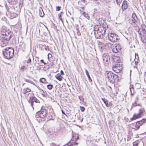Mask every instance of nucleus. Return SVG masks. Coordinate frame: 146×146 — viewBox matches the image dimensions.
<instances>
[{
  "instance_id": "nucleus-63",
  "label": "nucleus",
  "mask_w": 146,
  "mask_h": 146,
  "mask_svg": "<svg viewBox=\"0 0 146 146\" xmlns=\"http://www.w3.org/2000/svg\"><path fill=\"white\" fill-rule=\"evenodd\" d=\"M139 35H141V33H139Z\"/></svg>"
},
{
  "instance_id": "nucleus-55",
  "label": "nucleus",
  "mask_w": 146,
  "mask_h": 146,
  "mask_svg": "<svg viewBox=\"0 0 146 146\" xmlns=\"http://www.w3.org/2000/svg\"><path fill=\"white\" fill-rule=\"evenodd\" d=\"M75 144L76 145H77L78 144V143L76 142L75 143L74 142L72 144V145H73V146Z\"/></svg>"
},
{
  "instance_id": "nucleus-21",
  "label": "nucleus",
  "mask_w": 146,
  "mask_h": 146,
  "mask_svg": "<svg viewBox=\"0 0 146 146\" xmlns=\"http://www.w3.org/2000/svg\"><path fill=\"white\" fill-rule=\"evenodd\" d=\"M135 58L134 60L135 64L136 65L139 62V57L138 55L137 54H135Z\"/></svg>"
},
{
  "instance_id": "nucleus-59",
  "label": "nucleus",
  "mask_w": 146,
  "mask_h": 146,
  "mask_svg": "<svg viewBox=\"0 0 146 146\" xmlns=\"http://www.w3.org/2000/svg\"><path fill=\"white\" fill-rule=\"evenodd\" d=\"M142 26V28H143V26H145V25H142V26Z\"/></svg>"
},
{
  "instance_id": "nucleus-26",
  "label": "nucleus",
  "mask_w": 146,
  "mask_h": 146,
  "mask_svg": "<svg viewBox=\"0 0 146 146\" xmlns=\"http://www.w3.org/2000/svg\"><path fill=\"white\" fill-rule=\"evenodd\" d=\"M99 27L98 25H96L94 27V32H98L99 31Z\"/></svg>"
},
{
  "instance_id": "nucleus-8",
  "label": "nucleus",
  "mask_w": 146,
  "mask_h": 146,
  "mask_svg": "<svg viewBox=\"0 0 146 146\" xmlns=\"http://www.w3.org/2000/svg\"><path fill=\"white\" fill-rule=\"evenodd\" d=\"M39 102V101L35 96H32L29 98V99L28 101V102L30 104L31 106L32 107L33 109L34 108L33 106L34 105V102L38 103Z\"/></svg>"
},
{
  "instance_id": "nucleus-61",
  "label": "nucleus",
  "mask_w": 146,
  "mask_h": 146,
  "mask_svg": "<svg viewBox=\"0 0 146 146\" xmlns=\"http://www.w3.org/2000/svg\"><path fill=\"white\" fill-rule=\"evenodd\" d=\"M26 81L28 82H30V81L29 80H27Z\"/></svg>"
},
{
  "instance_id": "nucleus-40",
  "label": "nucleus",
  "mask_w": 146,
  "mask_h": 146,
  "mask_svg": "<svg viewBox=\"0 0 146 146\" xmlns=\"http://www.w3.org/2000/svg\"><path fill=\"white\" fill-rule=\"evenodd\" d=\"M76 32H77V35L78 36L80 35H81V33H80V31H79V29H78L76 28Z\"/></svg>"
},
{
  "instance_id": "nucleus-50",
  "label": "nucleus",
  "mask_w": 146,
  "mask_h": 146,
  "mask_svg": "<svg viewBox=\"0 0 146 146\" xmlns=\"http://www.w3.org/2000/svg\"><path fill=\"white\" fill-rule=\"evenodd\" d=\"M9 1V2H16L17 1V0H8Z\"/></svg>"
},
{
  "instance_id": "nucleus-51",
  "label": "nucleus",
  "mask_w": 146,
  "mask_h": 146,
  "mask_svg": "<svg viewBox=\"0 0 146 146\" xmlns=\"http://www.w3.org/2000/svg\"><path fill=\"white\" fill-rule=\"evenodd\" d=\"M60 74L62 75H63L64 74V72L62 70H61L60 71Z\"/></svg>"
},
{
  "instance_id": "nucleus-43",
  "label": "nucleus",
  "mask_w": 146,
  "mask_h": 146,
  "mask_svg": "<svg viewBox=\"0 0 146 146\" xmlns=\"http://www.w3.org/2000/svg\"><path fill=\"white\" fill-rule=\"evenodd\" d=\"M80 109L81 111H82V112H83L84 111V110H85V108L84 107H83V106H80Z\"/></svg>"
},
{
  "instance_id": "nucleus-58",
  "label": "nucleus",
  "mask_w": 146,
  "mask_h": 146,
  "mask_svg": "<svg viewBox=\"0 0 146 146\" xmlns=\"http://www.w3.org/2000/svg\"><path fill=\"white\" fill-rule=\"evenodd\" d=\"M60 14H61H61H63V12L62 11L60 12Z\"/></svg>"
},
{
  "instance_id": "nucleus-3",
  "label": "nucleus",
  "mask_w": 146,
  "mask_h": 146,
  "mask_svg": "<svg viewBox=\"0 0 146 146\" xmlns=\"http://www.w3.org/2000/svg\"><path fill=\"white\" fill-rule=\"evenodd\" d=\"M106 76L108 81L112 83L115 82H117L118 80V75L111 71L106 72Z\"/></svg>"
},
{
  "instance_id": "nucleus-14",
  "label": "nucleus",
  "mask_w": 146,
  "mask_h": 146,
  "mask_svg": "<svg viewBox=\"0 0 146 146\" xmlns=\"http://www.w3.org/2000/svg\"><path fill=\"white\" fill-rule=\"evenodd\" d=\"M94 34L95 37L97 38H100L102 37V36L103 37L104 35L102 34L100 32H94Z\"/></svg>"
},
{
  "instance_id": "nucleus-44",
  "label": "nucleus",
  "mask_w": 146,
  "mask_h": 146,
  "mask_svg": "<svg viewBox=\"0 0 146 146\" xmlns=\"http://www.w3.org/2000/svg\"><path fill=\"white\" fill-rule=\"evenodd\" d=\"M61 8V7L60 6H56V10L57 11H60V9Z\"/></svg>"
},
{
  "instance_id": "nucleus-48",
  "label": "nucleus",
  "mask_w": 146,
  "mask_h": 146,
  "mask_svg": "<svg viewBox=\"0 0 146 146\" xmlns=\"http://www.w3.org/2000/svg\"><path fill=\"white\" fill-rule=\"evenodd\" d=\"M25 44V43H23V42H20L19 44V47H20L21 46V45H22L23 44Z\"/></svg>"
},
{
  "instance_id": "nucleus-36",
  "label": "nucleus",
  "mask_w": 146,
  "mask_h": 146,
  "mask_svg": "<svg viewBox=\"0 0 146 146\" xmlns=\"http://www.w3.org/2000/svg\"><path fill=\"white\" fill-rule=\"evenodd\" d=\"M130 90L131 93V95H132L134 94V92L133 91V87H132V88H130Z\"/></svg>"
},
{
  "instance_id": "nucleus-24",
  "label": "nucleus",
  "mask_w": 146,
  "mask_h": 146,
  "mask_svg": "<svg viewBox=\"0 0 146 146\" xmlns=\"http://www.w3.org/2000/svg\"><path fill=\"white\" fill-rule=\"evenodd\" d=\"M102 100L103 101L107 107H108L109 106L108 104V101L105 98H102Z\"/></svg>"
},
{
  "instance_id": "nucleus-16",
  "label": "nucleus",
  "mask_w": 146,
  "mask_h": 146,
  "mask_svg": "<svg viewBox=\"0 0 146 146\" xmlns=\"http://www.w3.org/2000/svg\"><path fill=\"white\" fill-rule=\"evenodd\" d=\"M141 117V115H140V114H139V113H138L137 114L135 113L133 115V117L131 119L135 120L137 118H140V117Z\"/></svg>"
},
{
  "instance_id": "nucleus-7",
  "label": "nucleus",
  "mask_w": 146,
  "mask_h": 146,
  "mask_svg": "<svg viewBox=\"0 0 146 146\" xmlns=\"http://www.w3.org/2000/svg\"><path fill=\"white\" fill-rule=\"evenodd\" d=\"M103 61L106 65H107L109 64L110 60V56L108 53H105L102 56Z\"/></svg>"
},
{
  "instance_id": "nucleus-54",
  "label": "nucleus",
  "mask_w": 146,
  "mask_h": 146,
  "mask_svg": "<svg viewBox=\"0 0 146 146\" xmlns=\"http://www.w3.org/2000/svg\"><path fill=\"white\" fill-rule=\"evenodd\" d=\"M84 3H85L87 2V1L86 0H81Z\"/></svg>"
},
{
  "instance_id": "nucleus-4",
  "label": "nucleus",
  "mask_w": 146,
  "mask_h": 146,
  "mask_svg": "<svg viewBox=\"0 0 146 146\" xmlns=\"http://www.w3.org/2000/svg\"><path fill=\"white\" fill-rule=\"evenodd\" d=\"M47 113V111L45 108H41L40 111L36 113L35 117L36 118L39 117L45 120Z\"/></svg>"
},
{
  "instance_id": "nucleus-52",
  "label": "nucleus",
  "mask_w": 146,
  "mask_h": 146,
  "mask_svg": "<svg viewBox=\"0 0 146 146\" xmlns=\"http://www.w3.org/2000/svg\"><path fill=\"white\" fill-rule=\"evenodd\" d=\"M44 49L46 50H49V49L48 48V47H46Z\"/></svg>"
},
{
  "instance_id": "nucleus-28",
  "label": "nucleus",
  "mask_w": 146,
  "mask_h": 146,
  "mask_svg": "<svg viewBox=\"0 0 146 146\" xmlns=\"http://www.w3.org/2000/svg\"><path fill=\"white\" fill-rule=\"evenodd\" d=\"M40 81L42 83H46V80L45 78H41L40 80Z\"/></svg>"
},
{
  "instance_id": "nucleus-18",
  "label": "nucleus",
  "mask_w": 146,
  "mask_h": 146,
  "mask_svg": "<svg viewBox=\"0 0 146 146\" xmlns=\"http://www.w3.org/2000/svg\"><path fill=\"white\" fill-rule=\"evenodd\" d=\"M55 77L57 80L60 81H61L62 80L63 77L59 73L57 75H56Z\"/></svg>"
},
{
  "instance_id": "nucleus-49",
  "label": "nucleus",
  "mask_w": 146,
  "mask_h": 146,
  "mask_svg": "<svg viewBox=\"0 0 146 146\" xmlns=\"http://www.w3.org/2000/svg\"><path fill=\"white\" fill-rule=\"evenodd\" d=\"M138 145V143H133V146H137Z\"/></svg>"
},
{
  "instance_id": "nucleus-13",
  "label": "nucleus",
  "mask_w": 146,
  "mask_h": 146,
  "mask_svg": "<svg viewBox=\"0 0 146 146\" xmlns=\"http://www.w3.org/2000/svg\"><path fill=\"white\" fill-rule=\"evenodd\" d=\"M106 28L105 27L103 26H100L99 27V29L98 32H100L102 34L104 35L106 32Z\"/></svg>"
},
{
  "instance_id": "nucleus-32",
  "label": "nucleus",
  "mask_w": 146,
  "mask_h": 146,
  "mask_svg": "<svg viewBox=\"0 0 146 146\" xmlns=\"http://www.w3.org/2000/svg\"><path fill=\"white\" fill-rule=\"evenodd\" d=\"M140 126L138 124V123H137V122L135 125V130H137L138 129H139V128Z\"/></svg>"
},
{
  "instance_id": "nucleus-60",
  "label": "nucleus",
  "mask_w": 146,
  "mask_h": 146,
  "mask_svg": "<svg viewBox=\"0 0 146 146\" xmlns=\"http://www.w3.org/2000/svg\"><path fill=\"white\" fill-rule=\"evenodd\" d=\"M78 138H79L78 137H77V138H76V139H78Z\"/></svg>"
},
{
  "instance_id": "nucleus-62",
  "label": "nucleus",
  "mask_w": 146,
  "mask_h": 146,
  "mask_svg": "<svg viewBox=\"0 0 146 146\" xmlns=\"http://www.w3.org/2000/svg\"><path fill=\"white\" fill-rule=\"evenodd\" d=\"M43 63L44 64H46V63H45V62H44V63Z\"/></svg>"
},
{
  "instance_id": "nucleus-11",
  "label": "nucleus",
  "mask_w": 146,
  "mask_h": 146,
  "mask_svg": "<svg viewBox=\"0 0 146 146\" xmlns=\"http://www.w3.org/2000/svg\"><path fill=\"white\" fill-rule=\"evenodd\" d=\"M122 47L120 44H117L112 49V51L113 52L117 53L119 52L120 51Z\"/></svg>"
},
{
  "instance_id": "nucleus-1",
  "label": "nucleus",
  "mask_w": 146,
  "mask_h": 146,
  "mask_svg": "<svg viewBox=\"0 0 146 146\" xmlns=\"http://www.w3.org/2000/svg\"><path fill=\"white\" fill-rule=\"evenodd\" d=\"M2 33L0 40L2 46L4 47L8 44L13 34L12 32L9 31H5L4 32L2 31Z\"/></svg>"
},
{
  "instance_id": "nucleus-37",
  "label": "nucleus",
  "mask_w": 146,
  "mask_h": 146,
  "mask_svg": "<svg viewBox=\"0 0 146 146\" xmlns=\"http://www.w3.org/2000/svg\"><path fill=\"white\" fill-rule=\"evenodd\" d=\"M79 98L80 99V100L82 102H84V99L82 96H79Z\"/></svg>"
},
{
  "instance_id": "nucleus-12",
  "label": "nucleus",
  "mask_w": 146,
  "mask_h": 146,
  "mask_svg": "<svg viewBox=\"0 0 146 146\" xmlns=\"http://www.w3.org/2000/svg\"><path fill=\"white\" fill-rule=\"evenodd\" d=\"M112 61L113 64L119 63L120 62V59L119 57L113 56L112 58Z\"/></svg>"
},
{
  "instance_id": "nucleus-45",
  "label": "nucleus",
  "mask_w": 146,
  "mask_h": 146,
  "mask_svg": "<svg viewBox=\"0 0 146 146\" xmlns=\"http://www.w3.org/2000/svg\"><path fill=\"white\" fill-rule=\"evenodd\" d=\"M58 16L59 19H60L62 22L63 20L62 18L61 17V14H58Z\"/></svg>"
},
{
  "instance_id": "nucleus-41",
  "label": "nucleus",
  "mask_w": 146,
  "mask_h": 146,
  "mask_svg": "<svg viewBox=\"0 0 146 146\" xmlns=\"http://www.w3.org/2000/svg\"><path fill=\"white\" fill-rule=\"evenodd\" d=\"M102 43L100 42L99 41L98 42V45L101 48L102 47Z\"/></svg>"
},
{
  "instance_id": "nucleus-9",
  "label": "nucleus",
  "mask_w": 146,
  "mask_h": 146,
  "mask_svg": "<svg viewBox=\"0 0 146 146\" xmlns=\"http://www.w3.org/2000/svg\"><path fill=\"white\" fill-rule=\"evenodd\" d=\"M122 67L119 64L114 65L113 66V70L116 73H119L122 69Z\"/></svg>"
},
{
  "instance_id": "nucleus-29",
  "label": "nucleus",
  "mask_w": 146,
  "mask_h": 146,
  "mask_svg": "<svg viewBox=\"0 0 146 146\" xmlns=\"http://www.w3.org/2000/svg\"><path fill=\"white\" fill-rule=\"evenodd\" d=\"M144 37V38L143 39L142 37L141 36V40L142 42L143 43H145L146 42V36H143Z\"/></svg>"
},
{
  "instance_id": "nucleus-47",
  "label": "nucleus",
  "mask_w": 146,
  "mask_h": 146,
  "mask_svg": "<svg viewBox=\"0 0 146 146\" xmlns=\"http://www.w3.org/2000/svg\"><path fill=\"white\" fill-rule=\"evenodd\" d=\"M52 54H50V53H48V59H49V58H51V57H52Z\"/></svg>"
},
{
  "instance_id": "nucleus-22",
  "label": "nucleus",
  "mask_w": 146,
  "mask_h": 146,
  "mask_svg": "<svg viewBox=\"0 0 146 146\" xmlns=\"http://www.w3.org/2000/svg\"><path fill=\"white\" fill-rule=\"evenodd\" d=\"M49 120H53L55 119V117L54 115V114L53 113H51V114H50L48 116V118Z\"/></svg>"
},
{
  "instance_id": "nucleus-5",
  "label": "nucleus",
  "mask_w": 146,
  "mask_h": 146,
  "mask_svg": "<svg viewBox=\"0 0 146 146\" xmlns=\"http://www.w3.org/2000/svg\"><path fill=\"white\" fill-rule=\"evenodd\" d=\"M108 38L109 40L112 42H117L119 39L118 36L116 34L113 33H111L109 34Z\"/></svg>"
},
{
  "instance_id": "nucleus-2",
  "label": "nucleus",
  "mask_w": 146,
  "mask_h": 146,
  "mask_svg": "<svg viewBox=\"0 0 146 146\" xmlns=\"http://www.w3.org/2000/svg\"><path fill=\"white\" fill-rule=\"evenodd\" d=\"M3 53L5 58L7 59L13 58L14 54V50L13 48L8 47L3 50Z\"/></svg>"
},
{
  "instance_id": "nucleus-10",
  "label": "nucleus",
  "mask_w": 146,
  "mask_h": 146,
  "mask_svg": "<svg viewBox=\"0 0 146 146\" xmlns=\"http://www.w3.org/2000/svg\"><path fill=\"white\" fill-rule=\"evenodd\" d=\"M139 100V97L138 96H137L136 97L135 101L131 105V108L130 109L131 110L133 107H135L136 106H141V104H137V102H138Z\"/></svg>"
},
{
  "instance_id": "nucleus-6",
  "label": "nucleus",
  "mask_w": 146,
  "mask_h": 146,
  "mask_svg": "<svg viewBox=\"0 0 146 146\" xmlns=\"http://www.w3.org/2000/svg\"><path fill=\"white\" fill-rule=\"evenodd\" d=\"M137 18L136 14L135 13H133L132 14L131 19L129 20V22L133 25L134 27H136L137 25L136 23L137 22Z\"/></svg>"
},
{
  "instance_id": "nucleus-57",
  "label": "nucleus",
  "mask_w": 146,
  "mask_h": 146,
  "mask_svg": "<svg viewBox=\"0 0 146 146\" xmlns=\"http://www.w3.org/2000/svg\"><path fill=\"white\" fill-rule=\"evenodd\" d=\"M145 31V30L144 28L143 29L142 31Z\"/></svg>"
},
{
  "instance_id": "nucleus-31",
  "label": "nucleus",
  "mask_w": 146,
  "mask_h": 146,
  "mask_svg": "<svg viewBox=\"0 0 146 146\" xmlns=\"http://www.w3.org/2000/svg\"><path fill=\"white\" fill-rule=\"evenodd\" d=\"M135 87L137 89H139L141 87V84L139 83H137L135 84Z\"/></svg>"
},
{
  "instance_id": "nucleus-33",
  "label": "nucleus",
  "mask_w": 146,
  "mask_h": 146,
  "mask_svg": "<svg viewBox=\"0 0 146 146\" xmlns=\"http://www.w3.org/2000/svg\"><path fill=\"white\" fill-rule=\"evenodd\" d=\"M139 114H140L141 115V116H142V115L143 114V110L141 109H140L139 110Z\"/></svg>"
},
{
  "instance_id": "nucleus-56",
  "label": "nucleus",
  "mask_w": 146,
  "mask_h": 146,
  "mask_svg": "<svg viewBox=\"0 0 146 146\" xmlns=\"http://www.w3.org/2000/svg\"><path fill=\"white\" fill-rule=\"evenodd\" d=\"M40 62H41L42 63H44V60H40Z\"/></svg>"
},
{
  "instance_id": "nucleus-19",
  "label": "nucleus",
  "mask_w": 146,
  "mask_h": 146,
  "mask_svg": "<svg viewBox=\"0 0 146 146\" xmlns=\"http://www.w3.org/2000/svg\"><path fill=\"white\" fill-rule=\"evenodd\" d=\"M31 90L28 88H24L23 90V94H25L27 92H31Z\"/></svg>"
},
{
  "instance_id": "nucleus-20",
  "label": "nucleus",
  "mask_w": 146,
  "mask_h": 146,
  "mask_svg": "<svg viewBox=\"0 0 146 146\" xmlns=\"http://www.w3.org/2000/svg\"><path fill=\"white\" fill-rule=\"evenodd\" d=\"M39 14L40 16L41 17H42L44 15V13L43 12L42 9L41 7H40L39 9Z\"/></svg>"
},
{
  "instance_id": "nucleus-46",
  "label": "nucleus",
  "mask_w": 146,
  "mask_h": 146,
  "mask_svg": "<svg viewBox=\"0 0 146 146\" xmlns=\"http://www.w3.org/2000/svg\"><path fill=\"white\" fill-rule=\"evenodd\" d=\"M59 145H57L54 143H52L51 145V146H58Z\"/></svg>"
},
{
  "instance_id": "nucleus-34",
  "label": "nucleus",
  "mask_w": 146,
  "mask_h": 146,
  "mask_svg": "<svg viewBox=\"0 0 146 146\" xmlns=\"http://www.w3.org/2000/svg\"><path fill=\"white\" fill-rule=\"evenodd\" d=\"M26 69H27V68H25V66H22L21 67V71L22 72H23L25 70H26Z\"/></svg>"
},
{
  "instance_id": "nucleus-38",
  "label": "nucleus",
  "mask_w": 146,
  "mask_h": 146,
  "mask_svg": "<svg viewBox=\"0 0 146 146\" xmlns=\"http://www.w3.org/2000/svg\"><path fill=\"white\" fill-rule=\"evenodd\" d=\"M123 0H116V2L118 5H119L121 3Z\"/></svg>"
},
{
  "instance_id": "nucleus-27",
  "label": "nucleus",
  "mask_w": 146,
  "mask_h": 146,
  "mask_svg": "<svg viewBox=\"0 0 146 146\" xmlns=\"http://www.w3.org/2000/svg\"><path fill=\"white\" fill-rule=\"evenodd\" d=\"M19 48L21 49L22 50L24 51L25 50V43L23 44L21 46L19 47Z\"/></svg>"
},
{
  "instance_id": "nucleus-64",
  "label": "nucleus",
  "mask_w": 146,
  "mask_h": 146,
  "mask_svg": "<svg viewBox=\"0 0 146 146\" xmlns=\"http://www.w3.org/2000/svg\"><path fill=\"white\" fill-rule=\"evenodd\" d=\"M81 8L82 9H84V7H81Z\"/></svg>"
},
{
  "instance_id": "nucleus-25",
  "label": "nucleus",
  "mask_w": 146,
  "mask_h": 146,
  "mask_svg": "<svg viewBox=\"0 0 146 146\" xmlns=\"http://www.w3.org/2000/svg\"><path fill=\"white\" fill-rule=\"evenodd\" d=\"M83 15L87 19H89L90 17L88 13H86V12H83Z\"/></svg>"
},
{
  "instance_id": "nucleus-17",
  "label": "nucleus",
  "mask_w": 146,
  "mask_h": 146,
  "mask_svg": "<svg viewBox=\"0 0 146 146\" xmlns=\"http://www.w3.org/2000/svg\"><path fill=\"white\" fill-rule=\"evenodd\" d=\"M137 123H138L140 126H141L143 124L146 122V119H143L142 120L137 121Z\"/></svg>"
},
{
  "instance_id": "nucleus-30",
  "label": "nucleus",
  "mask_w": 146,
  "mask_h": 146,
  "mask_svg": "<svg viewBox=\"0 0 146 146\" xmlns=\"http://www.w3.org/2000/svg\"><path fill=\"white\" fill-rule=\"evenodd\" d=\"M66 146H73L72 143L71 142V140L69 142L65 145Z\"/></svg>"
},
{
  "instance_id": "nucleus-53",
  "label": "nucleus",
  "mask_w": 146,
  "mask_h": 146,
  "mask_svg": "<svg viewBox=\"0 0 146 146\" xmlns=\"http://www.w3.org/2000/svg\"><path fill=\"white\" fill-rule=\"evenodd\" d=\"M61 111L62 114H64L66 116V115L65 114V112L63 111L62 110H61Z\"/></svg>"
},
{
  "instance_id": "nucleus-39",
  "label": "nucleus",
  "mask_w": 146,
  "mask_h": 146,
  "mask_svg": "<svg viewBox=\"0 0 146 146\" xmlns=\"http://www.w3.org/2000/svg\"><path fill=\"white\" fill-rule=\"evenodd\" d=\"M41 94L44 97H45L46 95V93L44 92L42 90L40 91Z\"/></svg>"
},
{
  "instance_id": "nucleus-35",
  "label": "nucleus",
  "mask_w": 146,
  "mask_h": 146,
  "mask_svg": "<svg viewBox=\"0 0 146 146\" xmlns=\"http://www.w3.org/2000/svg\"><path fill=\"white\" fill-rule=\"evenodd\" d=\"M52 87L53 85L52 84H48L47 85V88L49 90H51Z\"/></svg>"
},
{
  "instance_id": "nucleus-15",
  "label": "nucleus",
  "mask_w": 146,
  "mask_h": 146,
  "mask_svg": "<svg viewBox=\"0 0 146 146\" xmlns=\"http://www.w3.org/2000/svg\"><path fill=\"white\" fill-rule=\"evenodd\" d=\"M127 8V1H124L121 6L122 9L124 10L126 9Z\"/></svg>"
},
{
  "instance_id": "nucleus-23",
  "label": "nucleus",
  "mask_w": 146,
  "mask_h": 146,
  "mask_svg": "<svg viewBox=\"0 0 146 146\" xmlns=\"http://www.w3.org/2000/svg\"><path fill=\"white\" fill-rule=\"evenodd\" d=\"M85 72H86V76L88 77L89 81L90 82H92V80L90 78V77L89 75V73L88 71V70H85Z\"/></svg>"
},
{
  "instance_id": "nucleus-42",
  "label": "nucleus",
  "mask_w": 146,
  "mask_h": 146,
  "mask_svg": "<svg viewBox=\"0 0 146 146\" xmlns=\"http://www.w3.org/2000/svg\"><path fill=\"white\" fill-rule=\"evenodd\" d=\"M31 61L30 58V57L28 60L27 61V63H29L30 64H31Z\"/></svg>"
}]
</instances>
